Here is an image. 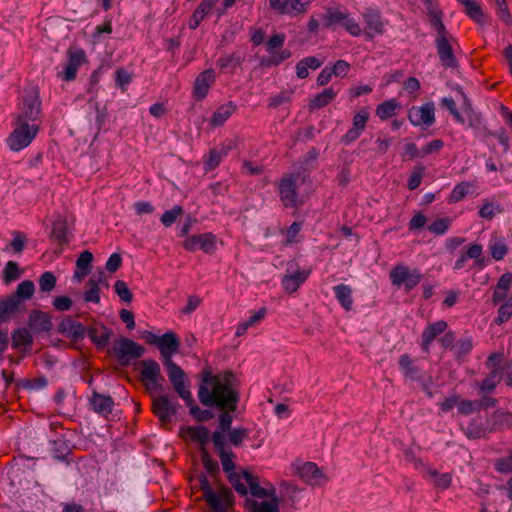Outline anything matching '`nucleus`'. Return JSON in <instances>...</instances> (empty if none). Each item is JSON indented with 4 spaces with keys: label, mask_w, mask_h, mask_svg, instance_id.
<instances>
[{
    "label": "nucleus",
    "mask_w": 512,
    "mask_h": 512,
    "mask_svg": "<svg viewBox=\"0 0 512 512\" xmlns=\"http://www.w3.org/2000/svg\"><path fill=\"white\" fill-rule=\"evenodd\" d=\"M13 130L6 139L8 148L19 152L28 147L39 132V123L13 120Z\"/></svg>",
    "instance_id": "20e7f679"
},
{
    "label": "nucleus",
    "mask_w": 512,
    "mask_h": 512,
    "mask_svg": "<svg viewBox=\"0 0 512 512\" xmlns=\"http://www.w3.org/2000/svg\"><path fill=\"white\" fill-rule=\"evenodd\" d=\"M51 238L59 244H64L68 241V230L66 224L63 221L54 222Z\"/></svg>",
    "instance_id": "ea45409f"
},
{
    "label": "nucleus",
    "mask_w": 512,
    "mask_h": 512,
    "mask_svg": "<svg viewBox=\"0 0 512 512\" xmlns=\"http://www.w3.org/2000/svg\"><path fill=\"white\" fill-rule=\"evenodd\" d=\"M489 252L496 261L502 260L508 253V248L503 237L493 235L488 244Z\"/></svg>",
    "instance_id": "2f4dec72"
},
{
    "label": "nucleus",
    "mask_w": 512,
    "mask_h": 512,
    "mask_svg": "<svg viewBox=\"0 0 512 512\" xmlns=\"http://www.w3.org/2000/svg\"><path fill=\"white\" fill-rule=\"evenodd\" d=\"M4 274H5V280L7 282L19 278L20 270H19L18 265L13 261H9L5 266Z\"/></svg>",
    "instance_id": "4d7b16f0"
},
{
    "label": "nucleus",
    "mask_w": 512,
    "mask_h": 512,
    "mask_svg": "<svg viewBox=\"0 0 512 512\" xmlns=\"http://www.w3.org/2000/svg\"><path fill=\"white\" fill-rule=\"evenodd\" d=\"M347 13L339 9H330L323 17V26L326 28H335L343 25Z\"/></svg>",
    "instance_id": "e433bc0d"
},
{
    "label": "nucleus",
    "mask_w": 512,
    "mask_h": 512,
    "mask_svg": "<svg viewBox=\"0 0 512 512\" xmlns=\"http://www.w3.org/2000/svg\"><path fill=\"white\" fill-rule=\"evenodd\" d=\"M236 106L232 102L221 105L213 114L211 124L213 126H220L225 123L230 116L234 113Z\"/></svg>",
    "instance_id": "72a5a7b5"
},
{
    "label": "nucleus",
    "mask_w": 512,
    "mask_h": 512,
    "mask_svg": "<svg viewBox=\"0 0 512 512\" xmlns=\"http://www.w3.org/2000/svg\"><path fill=\"white\" fill-rule=\"evenodd\" d=\"M512 286V273L503 274L493 291V302L497 304L507 298L509 290Z\"/></svg>",
    "instance_id": "bb28decb"
},
{
    "label": "nucleus",
    "mask_w": 512,
    "mask_h": 512,
    "mask_svg": "<svg viewBox=\"0 0 512 512\" xmlns=\"http://www.w3.org/2000/svg\"><path fill=\"white\" fill-rule=\"evenodd\" d=\"M115 292L119 296V298L127 303L131 302L132 294L127 286V284L122 280H117L115 282Z\"/></svg>",
    "instance_id": "603ef678"
},
{
    "label": "nucleus",
    "mask_w": 512,
    "mask_h": 512,
    "mask_svg": "<svg viewBox=\"0 0 512 512\" xmlns=\"http://www.w3.org/2000/svg\"><path fill=\"white\" fill-rule=\"evenodd\" d=\"M85 60L86 55L82 49L71 48L68 51V61L64 65L63 71L59 76L66 81L75 79L79 67L85 62Z\"/></svg>",
    "instance_id": "a211bd4d"
},
{
    "label": "nucleus",
    "mask_w": 512,
    "mask_h": 512,
    "mask_svg": "<svg viewBox=\"0 0 512 512\" xmlns=\"http://www.w3.org/2000/svg\"><path fill=\"white\" fill-rule=\"evenodd\" d=\"M498 6V16L507 25L512 24V17L509 13L505 0L495 1Z\"/></svg>",
    "instance_id": "052dcab7"
},
{
    "label": "nucleus",
    "mask_w": 512,
    "mask_h": 512,
    "mask_svg": "<svg viewBox=\"0 0 512 512\" xmlns=\"http://www.w3.org/2000/svg\"><path fill=\"white\" fill-rule=\"evenodd\" d=\"M92 261L93 254L87 250L83 251L76 261L74 278L78 281L82 280L90 272Z\"/></svg>",
    "instance_id": "c85d7f7f"
},
{
    "label": "nucleus",
    "mask_w": 512,
    "mask_h": 512,
    "mask_svg": "<svg viewBox=\"0 0 512 512\" xmlns=\"http://www.w3.org/2000/svg\"><path fill=\"white\" fill-rule=\"evenodd\" d=\"M51 321L46 314L38 313L31 316L30 326L37 331H48L51 328Z\"/></svg>",
    "instance_id": "a19ab883"
},
{
    "label": "nucleus",
    "mask_w": 512,
    "mask_h": 512,
    "mask_svg": "<svg viewBox=\"0 0 512 512\" xmlns=\"http://www.w3.org/2000/svg\"><path fill=\"white\" fill-rule=\"evenodd\" d=\"M333 290L335 292L336 299L342 307L347 311L350 310L353 304L351 287L345 284H339L333 287Z\"/></svg>",
    "instance_id": "473e14b6"
},
{
    "label": "nucleus",
    "mask_w": 512,
    "mask_h": 512,
    "mask_svg": "<svg viewBox=\"0 0 512 512\" xmlns=\"http://www.w3.org/2000/svg\"><path fill=\"white\" fill-rule=\"evenodd\" d=\"M104 273L100 272L98 276H94L88 282V288L85 291L84 299L86 302L99 303L100 301V288L99 283H104Z\"/></svg>",
    "instance_id": "c756f323"
},
{
    "label": "nucleus",
    "mask_w": 512,
    "mask_h": 512,
    "mask_svg": "<svg viewBox=\"0 0 512 512\" xmlns=\"http://www.w3.org/2000/svg\"><path fill=\"white\" fill-rule=\"evenodd\" d=\"M131 81V74L127 72L124 69H118L116 71V84L121 87L122 89H125V87L130 83Z\"/></svg>",
    "instance_id": "338daca9"
},
{
    "label": "nucleus",
    "mask_w": 512,
    "mask_h": 512,
    "mask_svg": "<svg viewBox=\"0 0 512 512\" xmlns=\"http://www.w3.org/2000/svg\"><path fill=\"white\" fill-rule=\"evenodd\" d=\"M398 108H399V104L397 103L396 100H394V99L387 100V101L381 103L380 105H378L376 114L380 119L386 120V119L394 116L396 113V110Z\"/></svg>",
    "instance_id": "58836bf2"
},
{
    "label": "nucleus",
    "mask_w": 512,
    "mask_h": 512,
    "mask_svg": "<svg viewBox=\"0 0 512 512\" xmlns=\"http://www.w3.org/2000/svg\"><path fill=\"white\" fill-rule=\"evenodd\" d=\"M364 19L366 23V33L369 36H374L383 32L384 23L378 13H367L364 15Z\"/></svg>",
    "instance_id": "c9c22d12"
},
{
    "label": "nucleus",
    "mask_w": 512,
    "mask_h": 512,
    "mask_svg": "<svg viewBox=\"0 0 512 512\" xmlns=\"http://www.w3.org/2000/svg\"><path fill=\"white\" fill-rule=\"evenodd\" d=\"M285 42L283 33L272 36L266 43V50L269 54L267 64L278 65L290 58L291 52L287 49H280Z\"/></svg>",
    "instance_id": "ddd939ff"
},
{
    "label": "nucleus",
    "mask_w": 512,
    "mask_h": 512,
    "mask_svg": "<svg viewBox=\"0 0 512 512\" xmlns=\"http://www.w3.org/2000/svg\"><path fill=\"white\" fill-rule=\"evenodd\" d=\"M496 469L502 473L512 472V452L496 462Z\"/></svg>",
    "instance_id": "e2e57ef3"
},
{
    "label": "nucleus",
    "mask_w": 512,
    "mask_h": 512,
    "mask_svg": "<svg viewBox=\"0 0 512 512\" xmlns=\"http://www.w3.org/2000/svg\"><path fill=\"white\" fill-rule=\"evenodd\" d=\"M230 149L231 146L225 144L221 145L220 147L212 149L204 161V169L206 171L215 169L223 160V158L227 156Z\"/></svg>",
    "instance_id": "cd10ccee"
},
{
    "label": "nucleus",
    "mask_w": 512,
    "mask_h": 512,
    "mask_svg": "<svg viewBox=\"0 0 512 512\" xmlns=\"http://www.w3.org/2000/svg\"><path fill=\"white\" fill-rule=\"evenodd\" d=\"M443 142L441 140H433L423 146L421 150V157H424L428 154L439 151L443 147Z\"/></svg>",
    "instance_id": "69168bd1"
},
{
    "label": "nucleus",
    "mask_w": 512,
    "mask_h": 512,
    "mask_svg": "<svg viewBox=\"0 0 512 512\" xmlns=\"http://www.w3.org/2000/svg\"><path fill=\"white\" fill-rule=\"evenodd\" d=\"M114 352L122 362H129L132 359L143 355L144 349L131 339L122 338L114 344Z\"/></svg>",
    "instance_id": "dca6fc26"
},
{
    "label": "nucleus",
    "mask_w": 512,
    "mask_h": 512,
    "mask_svg": "<svg viewBox=\"0 0 512 512\" xmlns=\"http://www.w3.org/2000/svg\"><path fill=\"white\" fill-rule=\"evenodd\" d=\"M228 478L241 495H246L250 491L252 496L262 500L254 502L255 512H279V498L276 488L271 483L263 482L261 484L257 477L246 471L230 473Z\"/></svg>",
    "instance_id": "f257e3e1"
},
{
    "label": "nucleus",
    "mask_w": 512,
    "mask_h": 512,
    "mask_svg": "<svg viewBox=\"0 0 512 512\" xmlns=\"http://www.w3.org/2000/svg\"><path fill=\"white\" fill-rule=\"evenodd\" d=\"M501 355L493 354L487 360V367L491 369L488 377H486L480 385V389L484 393L492 392L502 379L503 369L499 366Z\"/></svg>",
    "instance_id": "2eb2a0df"
},
{
    "label": "nucleus",
    "mask_w": 512,
    "mask_h": 512,
    "mask_svg": "<svg viewBox=\"0 0 512 512\" xmlns=\"http://www.w3.org/2000/svg\"><path fill=\"white\" fill-rule=\"evenodd\" d=\"M203 485V493L206 501L212 507L215 512H224L225 511V502L227 500V493L222 492L220 494L214 492L208 483L205 481L202 483Z\"/></svg>",
    "instance_id": "4be33fe9"
},
{
    "label": "nucleus",
    "mask_w": 512,
    "mask_h": 512,
    "mask_svg": "<svg viewBox=\"0 0 512 512\" xmlns=\"http://www.w3.org/2000/svg\"><path fill=\"white\" fill-rule=\"evenodd\" d=\"M512 317V296L509 297L505 303H503L499 310H498V316L495 319V322L498 324H502L506 321H508Z\"/></svg>",
    "instance_id": "a18cd8bd"
},
{
    "label": "nucleus",
    "mask_w": 512,
    "mask_h": 512,
    "mask_svg": "<svg viewBox=\"0 0 512 512\" xmlns=\"http://www.w3.org/2000/svg\"><path fill=\"white\" fill-rule=\"evenodd\" d=\"M495 424L500 427H510L512 425V414L508 412L498 411L494 414Z\"/></svg>",
    "instance_id": "6e6d98bb"
},
{
    "label": "nucleus",
    "mask_w": 512,
    "mask_h": 512,
    "mask_svg": "<svg viewBox=\"0 0 512 512\" xmlns=\"http://www.w3.org/2000/svg\"><path fill=\"white\" fill-rule=\"evenodd\" d=\"M41 102L35 87L25 88L20 96L17 112L13 120L39 123Z\"/></svg>",
    "instance_id": "39448f33"
},
{
    "label": "nucleus",
    "mask_w": 512,
    "mask_h": 512,
    "mask_svg": "<svg viewBox=\"0 0 512 512\" xmlns=\"http://www.w3.org/2000/svg\"><path fill=\"white\" fill-rule=\"evenodd\" d=\"M447 328V324L445 321H437L435 323H432L428 325L422 334V345L423 348L428 351L429 345L434 341V339L443 333Z\"/></svg>",
    "instance_id": "b1692460"
},
{
    "label": "nucleus",
    "mask_w": 512,
    "mask_h": 512,
    "mask_svg": "<svg viewBox=\"0 0 512 512\" xmlns=\"http://www.w3.org/2000/svg\"><path fill=\"white\" fill-rule=\"evenodd\" d=\"M351 35L359 36L362 33V29L359 23L352 18L349 14H346L345 20L342 25Z\"/></svg>",
    "instance_id": "864d4df0"
},
{
    "label": "nucleus",
    "mask_w": 512,
    "mask_h": 512,
    "mask_svg": "<svg viewBox=\"0 0 512 512\" xmlns=\"http://www.w3.org/2000/svg\"><path fill=\"white\" fill-rule=\"evenodd\" d=\"M500 212L501 207L498 202L485 200L480 206L478 214L483 219L491 220Z\"/></svg>",
    "instance_id": "4c0bfd02"
},
{
    "label": "nucleus",
    "mask_w": 512,
    "mask_h": 512,
    "mask_svg": "<svg viewBox=\"0 0 512 512\" xmlns=\"http://www.w3.org/2000/svg\"><path fill=\"white\" fill-rule=\"evenodd\" d=\"M423 174L424 168L422 166H417L414 168L408 180V188L410 190H414L417 187H419L422 181Z\"/></svg>",
    "instance_id": "5fc2aeb1"
},
{
    "label": "nucleus",
    "mask_w": 512,
    "mask_h": 512,
    "mask_svg": "<svg viewBox=\"0 0 512 512\" xmlns=\"http://www.w3.org/2000/svg\"><path fill=\"white\" fill-rule=\"evenodd\" d=\"M332 73L336 77H345L349 70L350 64L344 60H338L332 67Z\"/></svg>",
    "instance_id": "13d9d810"
},
{
    "label": "nucleus",
    "mask_w": 512,
    "mask_h": 512,
    "mask_svg": "<svg viewBox=\"0 0 512 512\" xmlns=\"http://www.w3.org/2000/svg\"><path fill=\"white\" fill-rule=\"evenodd\" d=\"M429 476L433 479L435 485L441 488H447L451 484V475L448 473L439 474L434 470L428 472Z\"/></svg>",
    "instance_id": "8fccbe9b"
},
{
    "label": "nucleus",
    "mask_w": 512,
    "mask_h": 512,
    "mask_svg": "<svg viewBox=\"0 0 512 512\" xmlns=\"http://www.w3.org/2000/svg\"><path fill=\"white\" fill-rule=\"evenodd\" d=\"M477 185L475 182L463 181L458 183L449 196L450 203H457L463 200L466 196L476 193Z\"/></svg>",
    "instance_id": "a878e982"
},
{
    "label": "nucleus",
    "mask_w": 512,
    "mask_h": 512,
    "mask_svg": "<svg viewBox=\"0 0 512 512\" xmlns=\"http://www.w3.org/2000/svg\"><path fill=\"white\" fill-rule=\"evenodd\" d=\"M141 376L146 388L151 392L158 390L160 381L163 380L160 366L153 360H145L142 362Z\"/></svg>",
    "instance_id": "f3484780"
},
{
    "label": "nucleus",
    "mask_w": 512,
    "mask_h": 512,
    "mask_svg": "<svg viewBox=\"0 0 512 512\" xmlns=\"http://www.w3.org/2000/svg\"><path fill=\"white\" fill-rule=\"evenodd\" d=\"M184 437L204 445L209 442V431L204 426H188L182 431Z\"/></svg>",
    "instance_id": "7c9ffc66"
},
{
    "label": "nucleus",
    "mask_w": 512,
    "mask_h": 512,
    "mask_svg": "<svg viewBox=\"0 0 512 512\" xmlns=\"http://www.w3.org/2000/svg\"><path fill=\"white\" fill-rule=\"evenodd\" d=\"M56 285V277L52 272H44L39 278V287L42 292H51Z\"/></svg>",
    "instance_id": "c03bdc74"
},
{
    "label": "nucleus",
    "mask_w": 512,
    "mask_h": 512,
    "mask_svg": "<svg viewBox=\"0 0 512 512\" xmlns=\"http://www.w3.org/2000/svg\"><path fill=\"white\" fill-rule=\"evenodd\" d=\"M182 213L181 206L175 205L170 210L165 211L160 220L165 227H170Z\"/></svg>",
    "instance_id": "37998d69"
},
{
    "label": "nucleus",
    "mask_w": 512,
    "mask_h": 512,
    "mask_svg": "<svg viewBox=\"0 0 512 512\" xmlns=\"http://www.w3.org/2000/svg\"><path fill=\"white\" fill-rule=\"evenodd\" d=\"M53 306L58 311H67L72 306V300L67 296H58L53 300Z\"/></svg>",
    "instance_id": "0e129e2a"
},
{
    "label": "nucleus",
    "mask_w": 512,
    "mask_h": 512,
    "mask_svg": "<svg viewBox=\"0 0 512 512\" xmlns=\"http://www.w3.org/2000/svg\"><path fill=\"white\" fill-rule=\"evenodd\" d=\"M266 315V308H260L257 311H254L248 319L242 321L244 325H247V328L254 326L259 323Z\"/></svg>",
    "instance_id": "680f3d73"
},
{
    "label": "nucleus",
    "mask_w": 512,
    "mask_h": 512,
    "mask_svg": "<svg viewBox=\"0 0 512 512\" xmlns=\"http://www.w3.org/2000/svg\"><path fill=\"white\" fill-rule=\"evenodd\" d=\"M422 273L418 269H410L404 264L396 265L389 274L391 283L400 288L404 287L407 292L414 289L422 280Z\"/></svg>",
    "instance_id": "423d86ee"
},
{
    "label": "nucleus",
    "mask_w": 512,
    "mask_h": 512,
    "mask_svg": "<svg viewBox=\"0 0 512 512\" xmlns=\"http://www.w3.org/2000/svg\"><path fill=\"white\" fill-rule=\"evenodd\" d=\"M220 459H221V464H222L223 470L228 474V476L230 475V473H235L234 472L235 466H234V462H233V454L231 452H228L225 449H222L220 451Z\"/></svg>",
    "instance_id": "3c124183"
},
{
    "label": "nucleus",
    "mask_w": 512,
    "mask_h": 512,
    "mask_svg": "<svg viewBox=\"0 0 512 512\" xmlns=\"http://www.w3.org/2000/svg\"><path fill=\"white\" fill-rule=\"evenodd\" d=\"M31 341V335L26 329H19L13 334V345L15 347H26Z\"/></svg>",
    "instance_id": "de8ad7c7"
},
{
    "label": "nucleus",
    "mask_w": 512,
    "mask_h": 512,
    "mask_svg": "<svg viewBox=\"0 0 512 512\" xmlns=\"http://www.w3.org/2000/svg\"><path fill=\"white\" fill-rule=\"evenodd\" d=\"M338 91L332 87L324 89L321 93L317 94L310 102L311 109H320L328 105L337 96Z\"/></svg>",
    "instance_id": "f704fd0d"
},
{
    "label": "nucleus",
    "mask_w": 512,
    "mask_h": 512,
    "mask_svg": "<svg viewBox=\"0 0 512 512\" xmlns=\"http://www.w3.org/2000/svg\"><path fill=\"white\" fill-rule=\"evenodd\" d=\"M408 119L413 126L427 129L435 122V106L427 102L421 106H413L408 112Z\"/></svg>",
    "instance_id": "6e6552de"
},
{
    "label": "nucleus",
    "mask_w": 512,
    "mask_h": 512,
    "mask_svg": "<svg viewBox=\"0 0 512 512\" xmlns=\"http://www.w3.org/2000/svg\"><path fill=\"white\" fill-rule=\"evenodd\" d=\"M121 263H122L121 256L117 253H113L110 255V257L108 258V260L106 262V269L112 273L116 272L119 269Z\"/></svg>",
    "instance_id": "774afa93"
},
{
    "label": "nucleus",
    "mask_w": 512,
    "mask_h": 512,
    "mask_svg": "<svg viewBox=\"0 0 512 512\" xmlns=\"http://www.w3.org/2000/svg\"><path fill=\"white\" fill-rule=\"evenodd\" d=\"M466 13L471 17L474 21L478 23H482L484 21V14L479 6V4L476 2V0H470L465 5Z\"/></svg>",
    "instance_id": "79ce46f5"
},
{
    "label": "nucleus",
    "mask_w": 512,
    "mask_h": 512,
    "mask_svg": "<svg viewBox=\"0 0 512 512\" xmlns=\"http://www.w3.org/2000/svg\"><path fill=\"white\" fill-rule=\"evenodd\" d=\"M35 291V286L32 281L26 280L18 284L16 294L23 299H29Z\"/></svg>",
    "instance_id": "09e8293b"
},
{
    "label": "nucleus",
    "mask_w": 512,
    "mask_h": 512,
    "mask_svg": "<svg viewBox=\"0 0 512 512\" xmlns=\"http://www.w3.org/2000/svg\"><path fill=\"white\" fill-rule=\"evenodd\" d=\"M215 82V73L212 69L201 72L195 79L193 93L196 99H204L210 87Z\"/></svg>",
    "instance_id": "6ab92c4d"
},
{
    "label": "nucleus",
    "mask_w": 512,
    "mask_h": 512,
    "mask_svg": "<svg viewBox=\"0 0 512 512\" xmlns=\"http://www.w3.org/2000/svg\"><path fill=\"white\" fill-rule=\"evenodd\" d=\"M299 180L298 176L289 175L279 183V194L285 207H296L301 203L296 192Z\"/></svg>",
    "instance_id": "f8f14e48"
},
{
    "label": "nucleus",
    "mask_w": 512,
    "mask_h": 512,
    "mask_svg": "<svg viewBox=\"0 0 512 512\" xmlns=\"http://www.w3.org/2000/svg\"><path fill=\"white\" fill-rule=\"evenodd\" d=\"M308 270L287 271L282 279V286L288 293H293L307 280L309 276Z\"/></svg>",
    "instance_id": "aec40b11"
},
{
    "label": "nucleus",
    "mask_w": 512,
    "mask_h": 512,
    "mask_svg": "<svg viewBox=\"0 0 512 512\" xmlns=\"http://www.w3.org/2000/svg\"><path fill=\"white\" fill-rule=\"evenodd\" d=\"M153 410L162 421L169 420L176 412L174 405L165 396H160L154 400Z\"/></svg>",
    "instance_id": "393cba45"
},
{
    "label": "nucleus",
    "mask_w": 512,
    "mask_h": 512,
    "mask_svg": "<svg viewBox=\"0 0 512 512\" xmlns=\"http://www.w3.org/2000/svg\"><path fill=\"white\" fill-rule=\"evenodd\" d=\"M25 243L26 237L20 232H15L9 246L14 252L20 253L24 249Z\"/></svg>",
    "instance_id": "bf43d9fd"
},
{
    "label": "nucleus",
    "mask_w": 512,
    "mask_h": 512,
    "mask_svg": "<svg viewBox=\"0 0 512 512\" xmlns=\"http://www.w3.org/2000/svg\"><path fill=\"white\" fill-rule=\"evenodd\" d=\"M293 469L309 485L320 486L327 481L323 472L313 462L296 461L293 463Z\"/></svg>",
    "instance_id": "1a4fd4ad"
},
{
    "label": "nucleus",
    "mask_w": 512,
    "mask_h": 512,
    "mask_svg": "<svg viewBox=\"0 0 512 512\" xmlns=\"http://www.w3.org/2000/svg\"><path fill=\"white\" fill-rule=\"evenodd\" d=\"M311 0H269L270 8L279 15L296 17L305 14Z\"/></svg>",
    "instance_id": "0eeeda50"
},
{
    "label": "nucleus",
    "mask_w": 512,
    "mask_h": 512,
    "mask_svg": "<svg viewBox=\"0 0 512 512\" xmlns=\"http://www.w3.org/2000/svg\"><path fill=\"white\" fill-rule=\"evenodd\" d=\"M370 118L368 108L363 107L354 113L352 118V126L348 131L341 137V142L345 145H349L355 142L364 132L367 122Z\"/></svg>",
    "instance_id": "9d476101"
},
{
    "label": "nucleus",
    "mask_w": 512,
    "mask_h": 512,
    "mask_svg": "<svg viewBox=\"0 0 512 512\" xmlns=\"http://www.w3.org/2000/svg\"><path fill=\"white\" fill-rule=\"evenodd\" d=\"M429 19L436 32V47L442 64L447 67H453L455 65V58L451 46L453 39L445 30L444 24L441 21V13L430 10Z\"/></svg>",
    "instance_id": "7ed1b4c3"
},
{
    "label": "nucleus",
    "mask_w": 512,
    "mask_h": 512,
    "mask_svg": "<svg viewBox=\"0 0 512 512\" xmlns=\"http://www.w3.org/2000/svg\"><path fill=\"white\" fill-rule=\"evenodd\" d=\"M158 349L165 361L172 360L171 357L178 351L179 349V341L176 336L172 332H167L161 336L159 342L157 344Z\"/></svg>",
    "instance_id": "412c9836"
},
{
    "label": "nucleus",
    "mask_w": 512,
    "mask_h": 512,
    "mask_svg": "<svg viewBox=\"0 0 512 512\" xmlns=\"http://www.w3.org/2000/svg\"><path fill=\"white\" fill-rule=\"evenodd\" d=\"M188 251L202 250L204 253H213L217 247L216 236L211 233L189 236L183 243Z\"/></svg>",
    "instance_id": "4468645a"
},
{
    "label": "nucleus",
    "mask_w": 512,
    "mask_h": 512,
    "mask_svg": "<svg viewBox=\"0 0 512 512\" xmlns=\"http://www.w3.org/2000/svg\"><path fill=\"white\" fill-rule=\"evenodd\" d=\"M451 220L448 218H440L435 220L428 226V230L435 235H443L447 232Z\"/></svg>",
    "instance_id": "49530a36"
},
{
    "label": "nucleus",
    "mask_w": 512,
    "mask_h": 512,
    "mask_svg": "<svg viewBox=\"0 0 512 512\" xmlns=\"http://www.w3.org/2000/svg\"><path fill=\"white\" fill-rule=\"evenodd\" d=\"M198 396L202 404L217 406L233 411L238 395L232 386L231 375L206 377L199 388Z\"/></svg>",
    "instance_id": "f03ea898"
},
{
    "label": "nucleus",
    "mask_w": 512,
    "mask_h": 512,
    "mask_svg": "<svg viewBox=\"0 0 512 512\" xmlns=\"http://www.w3.org/2000/svg\"><path fill=\"white\" fill-rule=\"evenodd\" d=\"M164 364L167 367L169 379L173 384L176 392L183 400L186 401L188 406H191L192 397L189 389L185 385L183 370L172 360L165 361Z\"/></svg>",
    "instance_id": "9b49d317"
},
{
    "label": "nucleus",
    "mask_w": 512,
    "mask_h": 512,
    "mask_svg": "<svg viewBox=\"0 0 512 512\" xmlns=\"http://www.w3.org/2000/svg\"><path fill=\"white\" fill-rule=\"evenodd\" d=\"M90 405L96 413L107 416L111 413L114 402L109 396L93 393L90 399Z\"/></svg>",
    "instance_id": "5701e85b"
}]
</instances>
